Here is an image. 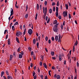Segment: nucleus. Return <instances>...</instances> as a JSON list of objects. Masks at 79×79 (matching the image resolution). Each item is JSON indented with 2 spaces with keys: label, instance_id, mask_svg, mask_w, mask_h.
I'll list each match as a JSON object with an SVG mask.
<instances>
[{
  "label": "nucleus",
  "instance_id": "obj_1",
  "mask_svg": "<svg viewBox=\"0 0 79 79\" xmlns=\"http://www.w3.org/2000/svg\"><path fill=\"white\" fill-rule=\"evenodd\" d=\"M58 24L56 23L53 27V31L55 32H58Z\"/></svg>",
  "mask_w": 79,
  "mask_h": 79
},
{
  "label": "nucleus",
  "instance_id": "obj_2",
  "mask_svg": "<svg viewBox=\"0 0 79 79\" xmlns=\"http://www.w3.org/2000/svg\"><path fill=\"white\" fill-rule=\"evenodd\" d=\"M43 13H44V15H46L47 13V7L45 8V7H43Z\"/></svg>",
  "mask_w": 79,
  "mask_h": 79
},
{
  "label": "nucleus",
  "instance_id": "obj_3",
  "mask_svg": "<svg viewBox=\"0 0 79 79\" xmlns=\"http://www.w3.org/2000/svg\"><path fill=\"white\" fill-rule=\"evenodd\" d=\"M56 17H58V7H56Z\"/></svg>",
  "mask_w": 79,
  "mask_h": 79
},
{
  "label": "nucleus",
  "instance_id": "obj_4",
  "mask_svg": "<svg viewBox=\"0 0 79 79\" xmlns=\"http://www.w3.org/2000/svg\"><path fill=\"white\" fill-rule=\"evenodd\" d=\"M14 15V13H13V9H12V8H11V10H10V16H13V15Z\"/></svg>",
  "mask_w": 79,
  "mask_h": 79
},
{
  "label": "nucleus",
  "instance_id": "obj_5",
  "mask_svg": "<svg viewBox=\"0 0 79 79\" xmlns=\"http://www.w3.org/2000/svg\"><path fill=\"white\" fill-rule=\"evenodd\" d=\"M28 32L29 35H31L32 34V30L31 29H30L28 30Z\"/></svg>",
  "mask_w": 79,
  "mask_h": 79
},
{
  "label": "nucleus",
  "instance_id": "obj_6",
  "mask_svg": "<svg viewBox=\"0 0 79 79\" xmlns=\"http://www.w3.org/2000/svg\"><path fill=\"white\" fill-rule=\"evenodd\" d=\"M64 12H65V14H63V16L64 17V18H65V17H66V16L67 17V16H68V12L64 11L63 13H64Z\"/></svg>",
  "mask_w": 79,
  "mask_h": 79
},
{
  "label": "nucleus",
  "instance_id": "obj_7",
  "mask_svg": "<svg viewBox=\"0 0 79 79\" xmlns=\"http://www.w3.org/2000/svg\"><path fill=\"white\" fill-rule=\"evenodd\" d=\"M20 34H21V35H22V34H21V31H19L18 32L17 34H16V36L18 37V36H19V35Z\"/></svg>",
  "mask_w": 79,
  "mask_h": 79
},
{
  "label": "nucleus",
  "instance_id": "obj_8",
  "mask_svg": "<svg viewBox=\"0 0 79 79\" xmlns=\"http://www.w3.org/2000/svg\"><path fill=\"white\" fill-rule=\"evenodd\" d=\"M59 57V61H61V57H62L61 54H60Z\"/></svg>",
  "mask_w": 79,
  "mask_h": 79
},
{
  "label": "nucleus",
  "instance_id": "obj_9",
  "mask_svg": "<svg viewBox=\"0 0 79 79\" xmlns=\"http://www.w3.org/2000/svg\"><path fill=\"white\" fill-rule=\"evenodd\" d=\"M7 79H13V77L10 76H8L7 77Z\"/></svg>",
  "mask_w": 79,
  "mask_h": 79
},
{
  "label": "nucleus",
  "instance_id": "obj_10",
  "mask_svg": "<svg viewBox=\"0 0 79 79\" xmlns=\"http://www.w3.org/2000/svg\"><path fill=\"white\" fill-rule=\"evenodd\" d=\"M55 39L56 41H58V35H56L55 36Z\"/></svg>",
  "mask_w": 79,
  "mask_h": 79
},
{
  "label": "nucleus",
  "instance_id": "obj_11",
  "mask_svg": "<svg viewBox=\"0 0 79 79\" xmlns=\"http://www.w3.org/2000/svg\"><path fill=\"white\" fill-rule=\"evenodd\" d=\"M43 65L45 68H46V69L47 68V64H45V63H44Z\"/></svg>",
  "mask_w": 79,
  "mask_h": 79
},
{
  "label": "nucleus",
  "instance_id": "obj_12",
  "mask_svg": "<svg viewBox=\"0 0 79 79\" xmlns=\"http://www.w3.org/2000/svg\"><path fill=\"white\" fill-rule=\"evenodd\" d=\"M5 74V72L3 71H2L1 73V77H2Z\"/></svg>",
  "mask_w": 79,
  "mask_h": 79
},
{
  "label": "nucleus",
  "instance_id": "obj_13",
  "mask_svg": "<svg viewBox=\"0 0 79 79\" xmlns=\"http://www.w3.org/2000/svg\"><path fill=\"white\" fill-rule=\"evenodd\" d=\"M16 41H17V42L18 43H19V39H18V38L17 37H16Z\"/></svg>",
  "mask_w": 79,
  "mask_h": 79
},
{
  "label": "nucleus",
  "instance_id": "obj_14",
  "mask_svg": "<svg viewBox=\"0 0 79 79\" xmlns=\"http://www.w3.org/2000/svg\"><path fill=\"white\" fill-rule=\"evenodd\" d=\"M23 55L22 54H19V58H23Z\"/></svg>",
  "mask_w": 79,
  "mask_h": 79
},
{
  "label": "nucleus",
  "instance_id": "obj_15",
  "mask_svg": "<svg viewBox=\"0 0 79 79\" xmlns=\"http://www.w3.org/2000/svg\"><path fill=\"white\" fill-rule=\"evenodd\" d=\"M13 55H10V61H11V60H12V58H13Z\"/></svg>",
  "mask_w": 79,
  "mask_h": 79
},
{
  "label": "nucleus",
  "instance_id": "obj_16",
  "mask_svg": "<svg viewBox=\"0 0 79 79\" xmlns=\"http://www.w3.org/2000/svg\"><path fill=\"white\" fill-rule=\"evenodd\" d=\"M8 45H10V44H11V43H10V39H8Z\"/></svg>",
  "mask_w": 79,
  "mask_h": 79
},
{
  "label": "nucleus",
  "instance_id": "obj_17",
  "mask_svg": "<svg viewBox=\"0 0 79 79\" xmlns=\"http://www.w3.org/2000/svg\"><path fill=\"white\" fill-rule=\"evenodd\" d=\"M37 10H39V4H37Z\"/></svg>",
  "mask_w": 79,
  "mask_h": 79
},
{
  "label": "nucleus",
  "instance_id": "obj_18",
  "mask_svg": "<svg viewBox=\"0 0 79 79\" xmlns=\"http://www.w3.org/2000/svg\"><path fill=\"white\" fill-rule=\"evenodd\" d=\"M37 16H38V14L37 13L35 15V19H37Z\"/></svg>",
  "mask_w": 79,
  "mask_h": 79
},
{
  "label": "nucleus",
  "instance_id": "obj_19",
  "mask_svg": "<svg viewBox=\"0 0 79 79\" xmlns=\"http://www.w3.org/2000/svg\"><path fill=\"white\" fill-rule=\"evenodd\" d=\"M20 50H21V47H19V48L18 49L17 52H20Z\"/></svg>",
  "mask_w": 79,
  "mask_h": 79
},
{
  "label": "nucleus",
  "instance_id": "obj_20",
  "mask_svg": "<svg viewBox=\"0 0 79 79\" xmlns=\"http://www.w3.org/2000/svg\"><path fill=\"white\" fill-rule=\"evenodd\" d=\"M74 71L76 74H77V69H76L75 66L74 67Z\"/></svg>",
  "mask_w": 79,
  "mask_h": 79
},
{
  "label": "nucleus",
  "instance_id": "obj_21",
  "mask_svg": "<svg viewBox=\"0 0 79 79\" xmlns=\"http://www.w3.org/2000/svg\"><path fill=\"white\" fill-rule=\"evenodd\" d=\"M66 8L67 10L68 9V4H65Z\"/></svg>",
  "mask_w": 79,
  "mask_h": 79
},
{
  "label": "nucleus",
  "instance_id": "obj_22",
  "mask_svg": "<svg viewBox=\"0 0 79 79\" xmlns=\"http://www.w3.org/2000/svg\"><path fill=\"white\" fill-rule=\"evenodd\" d=\"M51 54L52 55V56H54V55H55V52H51Z\"/></svg>",
  "mask_w": 79,
  "mask_h": 79
},
{
  "label": "nucleus",
  "instance_id": "obj_23",
  "mask_svg": "<svg viewBox=\"0 0 79 79\" xmlns=\"http://www.w3.org/2000/svg\"><path fill=\"white\" fill-rule=\"evenodd\" d=\"M57 23V20H55L54 21L53 24L54 25L56 24Z\"/></svg>",
  "mask_w": 79,
  "mask_h": 79
},
{
  "label": "nucleus",
  "instance_id": "obj_24",
  "mask_svg": "<svg viewBox=\"0 0 79 79\" xmlns=\"http://www.w3.org/2000/svg\"><path fill=\"white\" fill-rule=\"evenodd\" d=\"M33 42L34 44H35V42H36V40H35V39H34L33 40Z\"/></svg>",
  "mask_w": 79,
  "mask_h": 79
},
{
  "label": "nucleus",
  "instance_id": "obj_25",
  "mask_svg": "<svg viewBox=\"0 0 79 79\" xmlns=\"http://www.w3.org/2000/svg\"><path fill=\"white\" fill-rule=\"evenodd\" d=\"M60 79V76L59 75H58L57 76V79Z\"/></svg>",
  "mask_w": 79,
  "mask_h": 79
},
{
  "label": "nucleus",
  "instance_id": "obj_26",
  "mask_svg": "<svg viewBox=\"0 0 79 79\" xmlns=\"http://www.w3.org/2000/svg\"><path fill=\"white\" fill-rule=\"evenodd\" d=\"M49 13H52V9H50L49 10Z\"/></svg>",
  "mask_w": 79,
  "mask_h": 79
},
{
  "label": "nucleus",
  "instance_id": "obj_27",
  "mask_svg": "<svg viewBox=\"0 0 79 79\" xmlns=\"http://www.w3.org/2000/svg\"><path fill=\"white\" fill-rule=\"evenodd\" d=\"M61 27V31H63V25H61L60 26Z\"/></svg>",
  "mask_w": 79,
  "mask_h": 79
},
{
  "label": "nucleus",
  "instance_id": "obj_28",
  "mask_svg": "<svg viewBox=\"0 0 79 79\" xmlns=\"http://www.w3.org/2000/svg\"><path fill=\"white\" fill-rule=\"evenodd\" d=\"M50 18H48V21L47 22V23H48L49 22H50Z\"/></svg>",
  "mask_w": 79,
  "mask_h": 79
},
{
  "label": "nucleus",
  "instance_id": "obj_29",
  "mask_svg": "<svg viewBox=\"0 0 79 79\" xmlns=\"http://www.w3.org/2000/svg\"><path fill=\"white\" fill-rule=\"evenodd\" d=\"M44 76L42 75H41L40 77H41V79H44Z\"/></svg>",
  "mask_w": 79,
  "mask_h": 79
},
{
  "label": "nucleus",
  "instance_id": "obj_30",
  "mask_svg": "<svg viewBox=\"0 0 79 79\" xmlns=\"http://www.w3.org/2000/svg\"><path fill=\"white\" fill-rule=\"evenodd\" d=\"M50 72H52V71L51 70H49L48 71V73L49 76H51V73H50Z\"/></svg>",
  "mask_w": 79,
  "mask_h": 79
},
{
  "label": "nucleus",
  "instance_id": "obj_31",
  "mask_svg": "<svg viewBox=\"0 0 79 79\" xmlns=\"http://www.w3.org/2000/svg\"><path fill=\"white\" fill-rule=\"evenodd\" d=\"M12 28L13 31H15V26H12Z\"/></svg>",
  "mask_w": 79,
  "mask_h": 79
},
{
  "label": "nucleus",
  "instance_id": "obj_32",
  "mask_svg": "<svg viewBox=\"0 0 79 79\" xmlns=\"http://www.w3.org/2000/svg\"><path fill=\"white\" fill-rule=\"evenodd\" d=\"M41 60L42 61H43V60H44V56H41Z\"/></svg>",
  "mask_w": 79,
  "mask_h": 79
},
{
  "label": "nucleus",
  "instance_id": "obj_33",
  "mask_svg": "<svg viewBox=\"0 0 79 79\" xmlns=\"http://www.w3.org/2000/svg\"><path fill=\"white\" fill-rule=\"evenodd\" d=\"M35 72H34V71H33V76H35Z\"/></svg>",
  "mask_w": 79,
  "mask_h": 79
},
{
  "label": "nucleus",
  "instance_id": "obj_34",
  "mask_svg": "<svg viewBox=\"0 0 79 79\" xmlns=\"http://www.w3.org/2000/svg\"><path fill=\"white\" fill-rule=\"evenodd\" d=\"M6 73L7 74V76H8L9 75V73H8V72L7 71H6Z\"/></svg>",
  "mask_w": 79,
  "mask_h": 79
},
{
  "label": "nucleus",
  "instance_id": "obj_35",
  "mask_svg": "<svg viewBox=\"0 0 79 79\" xmlns=\"http://www.w3.org/2000/svg\"><path fill=\"white\" fill-rule=\"evenodd\" d=\"M27 17H28V14H27L25 16V18H27Z\"/></svg>",
  "mask_w": 79,
  "mask_h": 79
},
{
  "label": "nucleus",
  "instance_id": "obj_36",
  "mask_svg": "<svg viewBox=\"0 0 79 79\" xmlns=\"http://www.w3.org/2000/svg\"><path fill=\"white\" fill-rule=\"evenodd\" d=\"M20 53L21 54H22V55H24V52L23 51H21L20 52Z\"/></svg>",
  "mask_w": 79,
  "mask_h": 79
},
{
  "label": "nucleus",
  "instance_id": "obj_37",
  "mask_svg": "<svg viewBox=\"0 0 79 79\" xmlns=\"http://www.w3.org/2000/svg\"><path fill=\"white\" fill-rule=\"evenodd\" d=\"M33 59L34 60H35V59H36V57H35V56H33Z\"/></svg>",
  "mask_w": 79,
  "mask_h": 79
},
{
  "label": "nucleus",
  "instance_id": "obj_38",
  "mask_svg": "<svg viewBox=\"0 0 79 79\" xmlns=\"http://www.w3.org/2000/svg\"><path fill=\"white\" fill-rule=\"evenodd\" d=\"M69 19H71V14H69Z\"/></svg>",
  "mask_w": 79,
  "mask_h": 79
},
{
  "label": "nucleus",
  "instance_id": "obj_39",
  "mask_svg": "<svg viewBox=\"0 0 79 79\" xmlns=\"http://www.w3.org/2000/svg\"><path fill=\"white\" fill-rule=\"evenodd\" d=\"M36 78H37V75H35V76H34V79H36Z\"/></svg>",
  "mask_w": 79,
  "mask_h": 79
},
{
  "label": "nucleus",
  "instance_id": "obj_40",
  "mask_svg": "<svg viewBox=\"0 0 79 79\" xmlns=\"http://www.w3.org/2000/svg\"><path fill=\"white\" fill-rule=\"evenodd\" d=\"M45 39L46 41H47V40H48V36H46Z\"/></svg>",
  "mask_w": 79,
  "mask_h": 79
},
{
  "label": "nucleus",
  "instance_id": "obj_41",
  "mask_svg": "<svg viewBox=\"0 0 79 79\" xmlns=\"http://www.w3.org/2000/svg\"><path fill=\"white\" fill-rule=\"evenodd\" d=\"M52 41H54V40H55V38H54V37H52Z\"/></svg>",
  "mask_w": 79,
  "mask_h": 79
},
{
  "label": "nucleus",
  "instance_id": "obj_42",
  "mask_svg": "<svg viewBox=\"0 0 79 79\" xmlns=\"http://www.w3.org/2000/svg\"><path fill=\"white\" fill-rule=\"evenodd\" d=\"M40 66H42V62H40Z\"/></svg>",
  "mask_w": 79,
  "mask_h": 79
},
{
  "label": "nucleus",
  "instance_id": "obj_43",
  "mask_svg": "<svg viewBox=\"0 0 79 79\" xmlns=\"http://www.w3.org/2000/svg\"><path fill=\"white\" fill-rule=\"evenodd\" d=\"M44 5H47V1H45L44 2Z\"/></svg>",
  "mask_w": 79,
  "mask_h": 79
},
{
  "label": "nucleus",
  "instance_id": "obj_44",
  "mask_svg": "<svg viewBox=\"0 0 79 79\" xmlns=\"http://www.w3.org/2000/svg\"><path fill=\"white\" fill-rule=\"evenodd\" d=\"M34 55V52L33 51H31V55Z\"/></svg>",
  "mask_w": 79,
  "mask_h": 79
},
{
  "label": "nucleus",
  "instance_id": "obj_45",
  "mask_svg": "<svg viewBox=\"0 0 79 79\" xmlns=\"http://www.w3.org/2000/svg\"><path fill=\"white\" fill-rule=\"evenodd\" d=\"M56 76H57V74H55V75L54 76V77H55V78H56Z\"/></svg>",
  "mask_w": 79,
  "mask_h": 79
},
{
  "label": "nucleus",
  "instance_id": "obj_46",
  "mask_svg": "<svg viewBox=\"0 0 79 79\" xmlns=\"http://www.w3.org/2000/svg\"><path fill=\"white\" fill-rule=\"evenodd\" d=\"M38 73H40V69H39V67H38Z\"/></svg>",
  "mask_w": 79,
  "mask_h": 79
},
{
  "label": "nucleus",
  "instance_id": "obj_47",
  "mask_svg": "<svg viewBox=\"0 0 79 79\" xmlns=\"http://www.w3.org/2000/svg\"><path fill=\"white\" fill-rule=\"evenodd\" d=\"M57 6H59V2L58 1H57Z\"/></svg>",
  "mask_w": 79,
  "mask_h": 79
},
{
  "label": "nucleus",
  "instance_id": "obj_48",
  "mask_svg": "<svg viewBox=\"0 0 79 79\" xmlns=\"http://www.w3.org/2000/svg\"><path fill=\"white\" fill-rule=\"evenodd\" d=\"M48 44H51V40H49L48 41Z\"/></svg>",
  "mask_w": 79,
  "mask_h": 79
},
{
  "label": "nucleus",
  "instance_id": "obj_49",
  "mask_svg": "<svg viewBox=\"0 0 79 79\" xmlns=\"http://www.w3.org/2000/svg\"><path fill=\"white\" fill-rule=\"evenodd\" d=\"M8 35H7L6 36V39H8Z\"/></svg>",
  "mask_w": 79,
  "mask_h": 79
},
{
  "label": "nucleus",
  "instance_id": "obj_50",
  "mask_svg": "<svg viewBox=\"0 0 79 79\" xmlns=\"http://www.w3.org/2000/svg\"><path fill=\"white\" fill-rule=\"evenodd\" d=\"M77 67H79V63H78V62H77Z\"/></svg>",
  "mask_w": 79,
  "mask_h": 79
},
{
  "label": "nucleus",
  "instance_id": "obj_51",
  "mask_svg": "<svg viewBox=\"0 0 79 79\" xmlns=\"http://www.w3.org/2000/svg\"><path fill=\"white\" fill-rule=\"evenodd\" d=\"M53 11H55V6H54L53 8Z\"/></svg>",
  "mask_w": 79,
  "mask_h": 79
},
{
  "label": "nucleus",
  "instance_id": "obj_52",
  "mask_svg": "<svg viewBox=\"0 0 79 79\" xmlns=\"http://www.w3.org/2000/svg\"><path fill=\"white\" fill-rule=\"evenodd\" d=\"M15 6L16 8H19V7L18 6L16 5V4H15Z\"/></svg>",
  "mask_w": 79,
  "mask_h": 79
},
{
  "label": "nucleus",
  "instance_id": "obj_53",
  "mask_svg": "<svg viewBox=\"0 0 79 79\" xmlns=\"http://www.w3.org/2000/svg\"><path fill=\"white\" fill-rule=\"evenodd\" d=\"M47 19H48V16H46V21H47Z\"/></svg>",
  "mask_w": 79,
  "mask_h": 79
},
{
  "label": "nucleus",
  "instance_id": "obj_54",
  "mask_svg": "<svg viewBox=\"0 0 79 79\" xmlns=\"http://www.w3.org/2000/svg\"><path fill=\"white\" fill-rule=\"evenodd\" d=\"M52 59H53V60H56V57H52Z\"/></svg>",
  "mask_w": 79,
  "mask_h": 79
},
{
  "label": "nucleus",
  "instance_id": "obj_55",
  "mask_svg": "<svg viewBox=\"0 0 79 79\" xmlns=\"http://www.w3.org/2000/svg\"><path fill=\"white\" fill-rule=\"evenodd\" d=\"M61 35H58V37H59V39H60V38H61Z\"/></svg>",
  "mask_w": 79,
  "mask_h": 79
},
{
  "label": "nucleus",
  "instance_id": "obj_56",
  "mask_svg": "<svg viewBox=\"0 0 79 79\" xmlns=\"http://www.w3.org/2000/svg\"><path fill=\"white\" fill-rule=\"evenodd\" d=\"M55 4H55V2H53L52 3V5L53 6L54 5H55Z\"/></svg>",
  "mask_w": 79,
  "mask_h": 79
},
{
  "label": "nucleus",
  "instance_id": "obj_57",
  "mask_svg": "<svg viewBox=\"0 0 79 79\" xmlns=\"http://www.w3.org/2000/svg\"><path fill=\"white\" fill-rule=\"evenodd\" d=\"M58 18L59 19H61V16H59Z\"/></svg>",
  "mask_w": 79,
  "mask_h": 79
},
{
  "label": "nucleus",
  "instance_id": "obj_58",
  "mask_svg": "<svg viewBox=\"0 0 79 79\" xmlns=\"http://www.w3.org/2000/svg\"><path fill=\"white\" fill-rule=\"evenodd\" d=\"M33 65H34V64H33L31 63L30 66H31V68L32 67V66H33Z\"/></svg>",
  "mask_w": 79,
  "mask_h": 79
},
{
  "label": "nucleus",
  "instance_id": "obj_59",
  "mask_svg": "<svg viewBox=\"0 0 79 79\" xmlns=\"http://www.w3.org/2000/svg\"><path fill=\"white\" fill-rule=\"evenodd\" d=\"M10 19H11V16H10L8 18V19L9 20V22H10Z\"/></svg>",
  "mask_w": 79,
  "mask_h": 79
},
{
  "label": "nucleus",
  "instance_id": "obj_60",
  "mask_svg": "<svg viewBox=\"0 0 79 79\" xmlns=\"http://www.w3.org/2000/svg\"><path fill=\"white\" fill-rule=\"evenodd\" d=\"M77 44H78L77 41H76V42L75 44V45H77Z\"/></svg>",
  "mask_w": 79,
  "mask_h": 79
},
{
  "label": "nucleus",
  "instance_id": "obj_61",
  "mask_svg": "<svg viewBox=\"0 0 79 79\" xmlns=\"http://www.w3.org/2000/svg\"><path fill=\"white\" fill-rule=\"evenodd\" d=\"M55 69V68L54 67L52 66V69Z\"/></svg>",
  "mask_w": 79,
  "mask_h": 79
},
{
  "label": "nucleus",
  "instance_id": "obj_62",
  "mask_svg": "<svg viewBox=\"0 0 79 79\" xmlns=\"http://www.w3.org/2000/svg\"><path fill=\"white\" fill-rule=\"evenodd\" d=\"M7 30H5L4 31V34H6V32Z\"/></svg>",
  "mask_w": 79,
  "mask_h": 79
},
{
  "label": "nucleus",
  "instance_id": "obj_63",
  "mask_svg": "<svg viewBox=\"0 0 79 79\" xmlns=\"http://www.w3.org/2000/svg\"><path fill=\"white\" fill-rule=\"evenodd\" d=\"M15 24L16 25H18V22H16L15 23Z\"/></svg>",
  "mask_w": 79,
  "mask_h": 79
},
{
  "label": "nucleus",
  "instance_id": "obj_64",
  "mask_svg": "<svg viewBox=\"0 0 79 79\" xmlns=\"http://www.w3.org/2000/svg\"><path fill=\"white\" fill-rule=\"evenodd\" d=\"M74 61H76V58L75 57H74Z\"/></svg>",
  "mask_w": 79,
  "mask_h": 79
}]
</instances>
